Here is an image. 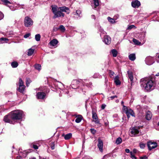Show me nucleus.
<instances>
[{"label":"nucleus","instance_id":"nucleus-44","mask_svg":"<svg viewBox=\"0 0 159 159\" xmlns=\"http://www.w3.org/2000/svg\"><path fill=\"white\" fill-rule=\"evenodd\" d=\"M4 17L3 14L0 11V20L2 19Z\"/></svg>","mask_w":159,"mask_h":159},{"label":"nucleus","instance_id":"nucleus-23","mask_svg":"<svg viewBox=\"0 0 159 159\" xmlns=\"http://www.w3.org/2000/svg\"><path fill=\"white\" fill-rule=\"evenodd\" d=\"M108 37L107 35H105L104 36L103 42L105 43V44L108 45Z\"/></svg>","mask_w":159,"mask_h":159},{"label":"nucleus","instance_id":"nucleus-38","mask_svg":"<svg viewBox=\"0 0 159 159\" xmlns=\"http://www.w3.org/2000/svg\"><path fill=\"white\" fill-rule=\"evenodd\" d=\"M8 39L6 38H0V42H2L3 41H8Z\"/></svg>","mask_w":159,"mask_h":159},{"label":"nucleus","instance_id":"nucleus-45","mask_svg":"<svg viewBox=\"0 0 159 159\" xmlns=\"http://www.w3.org/2000/svg\"><path fill=\"white\" fill-rule=\"evenodd\" d=\"M30 34L28 33V34H25V35L24 36V37L25 38H27L29 37L30 36Z\"/></svg>","mask_w":159,"mask_h":159},{"label":"nucleus","instance_id":"nucleus-10","mask_svg":"<svg viewBox=\"0 0 159 159\" xmlns=\"http://www.w3.org/2000/svg\"><path fill=\"white\" fill-rule=\"evenodd\" d=\"M46 94L44 92H40L38 93L36 97L38 99H44L46 97Z\"/></svg>","mask_w":159,"mask_h":159},{"label":"nucleus","instance_id":"nucleus-2","mask_svg":"<svg viewBox=\"0 0 159 159\" xmlns=\"http://www.w3.org/2000/svg\"><path fill=\"white\" fill-rule=\"evenodd\" d=\"M141 86L148 91L152 90V88L154 86V81L151 79L145 78L141 79L140 81Z\"/></svg>","mask_w":159,"mask_h":159},{"label":"nucleus","instance_id":"nucleus-9","mask_svg":"<svg viewBox=\"0 0 159 159\" xmlns=\"http://www.w3.org/2000/svg\"><path fill=\"white\" fill-rule=\"evenodd\" d=\"M154 61L153 57L150 56L147 57L145 60L146 63L148 65H152L154 63Z\"/></svg>","mask_w":159,"mask_h":159},{"label":"nucleus","instance_id":"nucleus-56","mask_svg":"<svg viewBox=\"0 0 159 159\" xmlns=\"http://www.w3.org/2000/svg\"><path fill=\"white\" fill-rule=\"evenodd\" d=\"M91 18L94 19H95L96 18L95 16L93 15H91Z\"/></svg>","mask_w":159,"mask_h":159},{"label":"nucleus","instance_id":"nucleus-37","mask_svg":"<svg viewBox=\"0 0 159 159\" xmlns=\"http://www.w3.org/2000/svg\"><path fill=\"white\" fill-rule=\"evenodd\" d=\"M98 28L100 32L101 33H103L104 34V30L102 28H101V26L99 25H98Z\"/></svg>","mask_w":159,"mask_h":159},{"label":"nucleus","instance_id":"nucleus-25","mask_svg":"<svg viewBox=\"0 0 159 159\" xmlns=\"http://www.w3.org/2000/svg\"><path fill=\"white\" fill-rule=\"evenodd\" d=\"M94 3V7L93 8L95 9L96 7L98 6L99 5V2L98 0H93Z\"/></svg>","mask_w":159,"mask_h":159},{"label":"nucleus","instance_id":"nucleus-61","mask_svg":"<svg viewBox=\"0 0 159 159\" xmlns=\"http://www.w3.org/2000/svg\"><path fill=\"white\" fill-rule=\"evenodd\" d=\"M96 74H94L93 75V77L94 78H97L98 77L97 76H96Z\"/></svg>","mask_w":159,"mask_h":159},{"label":"nucleus","instance_id":"nucleus-46","mask_svg":"<svg viewBox=\"0 0 159 159\" xmlns=\"http://www.w3.org/2000/svg\"><path fill=\"white\" fill-rule=\"evenodd\" d=\"M137 152V150H136L135 149H134L133 150V151L131 152H132L133 154H135Z\"/></svg>","mask_w":159,"mask_h":159},{"label":"nucleus","instance_id":"nucleus-55","mask_svg":"<svg viewBox=\"0 0 159 159\" xmlns=\"http://www.w3.org/2000/svg\"><path fill=\"white\" fill-rule=\"evenodd\" d=\"M126 114L127 115V117L128 118H129L130 117V116L131 115L129 113H127V112H126Z\"/></svg>","mask_w":159,"mask_h":159},{"label":"nucleus","instance_id":"nucleus-12","mask_svg":"<svg viewBox=\"0 0 159 159\" xmlns=\"http://www.w3.org/2000/svg\"><path fill=\"white\" fill-rule=\"evenodd\" d=\"M128 75V77L131 81V84L132 86L133 83L134 77L133 75V73L132 71L128 70L127 72Z\"/></svg>","mask_w":159,"mask_h":159},{"label":"nucleus","instance_id":"nucleus-4","mask_svg":"<svg viewBox=\"0 0 159 159\" xmlns=\"http://www.w3.org/2000/svg\"><path fill=\"white\" fill-rule=\"evenodd\" d=\"M52 11L54 14L53 18V19H56V18L59 17H64L65 16V14L62 12L60 11H57L58 7L57 6L54 5L52 6Z\"/></svg>","mask_w":159,"mask_h":159},{"label":"nucleus","instance_id":"nucleus-21","mask_svg":"<svg viewBox=\"0 0 159 159\" xmlns=\"http://www.w3.org/2000/svg\"><path fill=\"white\" fill-rule=\"evenodd\" d=\"M129 58L131 61H134L136 59V56L135 53L130 54L129 55Z\"/></svg>","mask_w":159,"mask_h":159},{"label":"nucleus","instance_id":"nucleus-27","mask_svg":"<svg viewBox=\"0 0 159 159\" xmlns=\"http://www.w3.org/2000/svg\"><path fill=\"white\" fill-rule=\"evenodd\" d=\"M11 66L13 68L16 67L18 64V63L16 61H13L11 63Z\"/></svg>","mask_w":159,"mask_h":159},{"label":"nucleus","instance_id":"nucleus-58","mask_svg":"<svg viewBox=\"0 0 159 159\" xmlns=\"http://www.w3.org/2000/svg\"><path fill=\"white\" fill-rule=\"evenodd\" d=\"M51 149L52 150H53L54 149V145L51 146Z\"/></svg>","mask_w":159,"mask_h":159},{"label":"nucleus","instance_id":"nucleus-43","mask_svg":"<svg viewBox=\"0 0 159 159\" xmlns=\"http://www.w3.org/2000/svg\"><path fill=\"white\" fill-rule=\"evenodd\" d=\"M91 132L93 134H94L96 132V131L94 129H90Z\"/></svg>","mask_w":159,"mask_h":159},{"label":"nucleus","instance_id":"nucleus-16","mask_svg":"<svg viewBox=\"0 0 159 159\" xmlns=\"http://www.w3.org/2000/svg\"><path fill=\"white\" fill-rule=\"evenodd\" d=\"M114 82L116 85L117 86L120 85L121 84V82L119 80V78L118 76H115L114 79Z\"/></svg>","mask_w":159,"mask_h":159},{"label":"nucleus","instance_id":"nucleus-60","mask_svg":"<svg viewBox=\"0 0 159 159\" xmlns=\"http://www.w3.org/2000/svg\"><path fill=\"white\" fill-rule=\"evenodd\" d=\"M30 159H36V158L35 157H32L30 158Z\"/></svg>","mask_w":159,"mask_h":159},{"label":"nucleus","instance_id":"nucleus-11","mask_svg":"<svg viewBox=\"0 0 159 159\" xmlns=\"http://www.w3.org/2000/svg\"><path fill=\"white\" fill-rule=\"evenodd\" d=\"M59 9L61 11L66 12L67 14H69L70 12V11L68 7L65 6L60 7Z\"/></svg>","mask_w":159,"mask_h":159},{"label":"nucleus","instance_id":"nucleus-13","mask_svg":"<svg viewBox=\"0 0 159 159\" xmlns=\"http://www.w3.org/2000/svg\"><path fill=\"white\" fill-rule=\"evenodd\" d=\"M98 146L99 150L101 152L103 151V143L102 141L100 138L98 139Z\"/></svg>","mask_w":159,"mask_h":159},{"label":"nucleus","instance_id":"nucleus-39","mask_svg":"<svg viewBox=\"0 0 159 159\" xmlns=\"http://www.w3.org/2000/svg\"><path fill=\"white\" fill-rule=\"evenodd\" d=\"M130 157L132 159H137L136 157L135 156L134 154H133L132 152H130Z\"/></svg>","mask_w":159,"mask_h":159},{"label":"nucleus","instance_id":"nucleus-5","mask_svg":"<svg viewBox=\"0 0 159 159\" xmlns=\"http://www.w3.org/2000/svg\"><path fill=\"white\" fill-rule=\"evenodd\" d=\"M18 85L19 87L17 89L18 90L20 93H22L25 90V86L24 84L23 81L21 78H19Z\"/></svg>","mask_w":159,"mask_h":159},{"label":"nucleus","instance_id":"nucleus-50","mask_svg":"<svg viewBox=\"0 0 159 159\" xmlns=\"http://www.w3.org/2000/svg\"><path fill=\"white\" fill-rule=\"evenodd\" d=\"M114 74V72L110 70V77H111V75L112 76Z\"/></svg>","mask_w":159,"mask_h":159},{"label":"nucleus","instance_id":"nucleus-7","mask_svg":"<svg viewBox=\"0 0 159 159\" xmlns=\"http://www.w3.org/2000/svg\"><path fill=\"white\" fill-rule=\"evenodd\" d=\"M130 135L131 136H138L139 135V130L137 127H133L131 129Z\"/></svg>","mask_w":159,"mask_h":159},{"label":"nucleus","instance_id":"nucleus-30","mask_svg":"<svg viewBox=\"0 0 159 159\" xmlns=\"http://www.w3.org/2000/svg\"><path fill=\"white\" fill-rule=\"evenodd\" d=\"M41 36L40 34H38L35 35V39L37 41H39L40 40Z\"/></svg>","mask_w":159,"mask_h":159},{"label":"nucleus","instance_id":"nucleus-48","mask_svg":"<svg viewBox=\"0 0 159 159\" xmlns=\"http://www.w3.org/2000/svg\"><path fill=\"white\" fill-rule=\"evenodd\" d=\"M125 152L127 153H130V154L131 152L129 149L126 148L125 149Z\"/></svg>","mask_w":159,"mask_h":159},{"label":"nucleus","instance_id":"nucleus-15","mask_svg":"<svg viewBox=\"0 0 159 159\" xmlns=\"http://www.w3.org/2000/svg\"><path fill=\"white\" fill-rule=\"evenodd\" d=\"M92 118L94 120H95L94 122L96 123H99V121L98 120V117L96 113L93 111H92Z\"/></svg>","mask_w":159,"mask_h":159},{"label":"nucleus","instance_id":"nucleus-8","mask_svg":"<svg viewBox=\"0 0 159 159\" xmlns=\"http://www.w3.org/2000/svg\"><path fill=\"white\" fill-rule=\"evenodd\" d=\"M147 145L148 148V150L150 151L156 148L157 146V143L155 142L152 141H149L147 143Z\"/></svg>","mask_w":159,"mask_h":159},{"label":"nucleus","instance_id":"nucleus-19","mask_svg":"<svg viewBox=\"0 0 159 159\" xmlns=\"http://www.w3.org/2000/svg\"><path fill=\"white\" fill-rule=\"evenodd\" d=\"M72 134L71 133H69L66 134H62V136L64 137L65 140H68L72 137Z\"/></svg>","mask_w":159,"mask_h":159},{"label":"nucleus","instance_id":"nucleus-29","mask_svg":"<svg viewBox=\"0 0 159 159\" xmlns=\"http://www.w3.org/2000/svg\"><path fill=\"white\" fill-rule=\"evenodd\" d=\"M122 141V139L120 137H119L118 138H117L116 139V143L117 144H119L121 143Z\"/></svg>","mask_w":159,"mask_h":159},{"label":"nucleus","instance_id":"nucleus-40","mask_svg":"<svg viewBox=\"0 0 159 159\" xmlns=\"http://www.w3.org/2000/svg\"><path fill=\"white\" fill-rule=\"evenodd\" d=\"M139 146L141 148L143 149L145 147V144L143 143H140Z\"/></svg>","mask_w":159,"mask_h":159},{"label":"nucleus","instance_id":"nucleus-31","mask_svg":"<svg viewBox=\"0 0 159 159\" xmlns=\"http://www.w3.org/2000/svg\"><path fill=\"white\" fill-rule=\"evenodd\" d=\"M57 29L60 30L62 32H64L66 30L64 26L62 25H60L59 26V27Z\"/></svg>","mask_w":159,"mask_h":159},{"label":"nucleus","instance_id":"nucleus-17","mask_svg":"<svg viewBox=\"0 0 159 159\" xmlns=\"http://www.w3.org/2000/svg\"><path fill=\"white\" fill-rule=\"evenodd\" d=\"M152 117V114L150 111H148L146 113L145 118L147 120H150Z\"/></svg>","mask_w":159,"mask_h":159},{"label":"nucleus","instance_id":"nucleus-26","mask_svg":"<svg viewBox=\"0 0 159 159\" xmlns=\"http://www.w3.org/2000/svg\"><path fill=\"white\" fill-rule=\"evenodd\" d=\"M3 4L7 6H8L9 4H11V3L8 0H1Z\"/></svg>","mask_w":159,"mask_h":159},{"label":"nucleus","instance_id":"nucleus-64","mask_svg":"<svg viewBox=\"0 0 159 159\" xmlns=\"http://www.w3.org/2000/svg\"><path fill=\"white\" fill-rule=\"evenodd\" d=\"M107 19L108 20V21H109V19H110V18H109V16H108L107 17Z\"/></svg>","mask_w":159,"mask_h":159},{"label":"nucleus","instance_id":"nucleus-62","mask_svg":"<svg viewBox=\"0 0 159 159\" xmlns=\"http://www.w3.org/2000/svg\"><path fill=\"white\" fill-rule=\"evenodd\" d=\"M155 75L156 76H159V73H157L156 75Z\"/></svg>","mask_w":159,"mask_h":159},{"label":"nucleus","instance_id":"nucleus-28","mask_svg":"<svg viewBox=\"0 0 159 159\" xmlns=\"http://www.w3.org/2000/svg\"><path fill=\"white\" fill-rule=\"evenodd\" d=\"M32 82L30 78H27L26 79V84L27 86L29 85L30 83Z\"/></svg>","mask_w":159,"mask_h":159},{"label":"nucleus","instance_id":"nucleus-41","mask_svg":"<svg viewBox=\"0 0 159 159\" xmlns=\"http://www.w3.org/2000/svg\"><path fill=\"white\" fill-rule=\"evenodd\" d=\"M116 21L113 18L110 17V22L112 24H114L116 23Z\"/></svg>","mask_w":159,"mask_h":159},{"label":"nucleus","instance_id":"nucleus-54","mask_svg":"<svg viewBox=\"0 0 159 159\" xmlns=\"http://www.w3.org/2000/svg\"><path fill=\"white\" fill-rule=\"evenodd\" d=\"M16 159H22V157L20 156H18L17 157Z\"/></svg>","mask_w":159,"mask_h":159},{"label":"nucleus","instance_id":"nucleus-20","mask_svg":"<svg viewBox=\"0 0 159 159\" xmlns=\"http://www.w3.org/2000/svg\"><path fill=\"white\" fill-rule=\"evenodd\" d=\"M76 117H77V118L75 120V121L77 123L80 122L83 118L82 116L81 115H76Z\"/></svg>","mask_w":159,"mask_h":159},{"label":"nucleus","instance_id":"nucleus-35","mask_svg":"<svg viewBox=\"0 0 159 159\" xmlns=\"http://www.w3.org/2000/svg\"><path fill=\"white\" fill-rule=\"evenodd\" d=\"M34 66L36 69H37L39 70H40L41 69V66L39 64H35Z\"/></svg>","mask_w":159,"mask_h":159},{"label":"nucleus","instance_id":"nucleus-32","mask_svg":"<svg viewBox=\"0 0 159 159\" xmlns=\"http://www.w3.org/2000/svg\"><path fill=\"white\" fill-rule=\"evenodd\" d=\"M81 13V12L80 10H78L76 11V13L75 14V16H77V18H78L79 17H80V15Z\"/></svg>","mask_w":159,"mask_h":159},{"label":"nucleus","instance_id":"nucleus-42","mask_svg":"<svg viewBox=\"0 0 159 159\" xmlns=\"http://www.w3.org/2000/svg\"><path fill=\"white\" fill-rule=\"evenodd\" d=\"M135 26L134 25H130L128 27L127 29L128 30H130L131 29L135 28Z\"/></svg>","mask_w":159,"mask_h":159},{"label":"nucleus","instance_id":"nucleus-63","mask_svg":"<svg viewBox=\"0 0 159 159\" xmlns=\"http://www.w3.org/2000/svg\"><path fill=\"white\" fill-rule=\"evenodd\" d=\"M116 103H118L119 102V101L118 99H117L116 100Z\"/></svg>","mask_w":159,"mask_h":159},{"label":"nucleus","instance_id":"nucleus-53","mask_svg":"<svg viewBox=\"0 0 159 159\" xmlns=\"http://www.w3.org/2000/svg\"><path fill=\"white\" fill-rule=\"evenodd\" d=\"M106 106V105L105 104H102L101 106V109L102 110L104 109L105 108Z\"/></svg>","mask_w":159,"mask_h":159},{"label":"nucleus","instance_id":"nucleus-3","mask_svg":"<svg viewBox=\"0 0 159 159\" xmlns=\"http://www.w3.org/2000/svg\"><path fill=\"white\" fill-rule=\"evenodd\" d=\"M81 84V83L79 80H73L71 82L70 87L74 89H78L80 93L81 92L85 93L88 87L87 85L86 84L84 83L81 87H79V85H80Z\"/></svg>","mask_w":159,"mask_h":159},{"label":"nucleus","instance_id":"nucleus-34","mask_svg":"<svg viewBox=\"0 0 159 159\" xmlns=\"http://www.w3.org/2000/svg\"><path fill=\"white\" fill-rule=\"evenodd\" d=\"M36 143H33L31 145V147L35 149H37L38 148V147L37 145H36Z\"/></svg>","mask_w":159,"mask_h":159},{"label":"nucleus","instance_id":"nucleus-33","mask_svg":"<svg viewBox=\"0 0 159 159\" xmlns=\"http://www.w3.org/2000/svg\"><path fill=\"white\" fill-rule=\"evenodd\" d=\"M126 112H127V113H129V114H130L132 116H134L135 114L132 110L131 109H129Z\"/></svg>","mask_w":159,"mask_h":159},{"label":"nucleus","instance_id":"nucleus-18","mask_svg":"<svg viewBox=\"0 0 159 159\" xmlns=\"http://www.w3.org/2000/svg\"><path fill=\"white\" fill-rule=\"evenodd\" d=\"M58 40L56 39H53L52 40H51L49 43V44L50 45L52 46H55L57 47L56 45L58 43Z\"/></svg>","mask_w":159,"mask_h":159},{"label":"nucleus","instance_id":"nucleus-52","mask_svg":"<svg viewBox=\"0 0 159 159\" xmlns=\"http://www.w3.org/2000/svg\"><path fill=\"white\" fill-rule=\"evenodd\" d=\"M140 158L141 159H148V157L146 156H144L143 157H141Z\"/></svg>","mask_w":159,"mask_h":159},{"label":"nucleus","instance_id":"nucleus-1","mask_svg":"<svg viewBox=\"0 0 159 159\" xmlns=\"http://www.w3.org/2000/svg\"><path fill=\"white\" fill-rule=\"evenodd\" d=\"M23 112L20 110H16L11 112L8 115L5 116L3 120L5 122L14 124V120L21 119L24 116Z\"/></svg>","mask_w":159,"mask_h":159},{"label":"nucleus","instance_id":"nucleus-24","mask_svg":"<svg viewBox=\"0 0 159 159\" xmlns=\"http://www.w3.org/2000/svg\"><path fill=\"white\" fill-rule=\"evenodd\" d=\"M34 49H32V48H30L28 50L27 55L28 56H31L34 52Z\"/></svg>","mask_w":159,"mask_h":159},{"label":"nucleus","instance_id":"nucleus-49","mask_svg":"<svg viewBox=\"0 0 159 159\" xmlns=\"http://www.w3.org/2000/svg\"><path fill=\"white\" fill-rule=\"evenodd\" d=\"M8 7H9L10 9L12 11H14L15 10L13 6H8Z\"/></svg>","mask_w":159,"mask_h":159},{"label":"nucleus","instance_id":"nucleus-22","mask_svg":"<svg viewBox=\"0 0 159 159\" xmlns=\"http://www.w3.org/2000/svg\"><path fill=\"white\" fill-rule=\"evenodd\" d=\"M111 54L113 57H116L118 54V52L115 49H113L111 51Z\"/></svg>","mask_w":159,"mask_h":159},{"label":"nucleus","instance_id":"nucleus-14","mask_svg":"<svg viewBox=\"0 0 159 159\" xmlns=\"http://www.w3.org/2000/svg\"><path fill=\"white\" fill-rule=\"evenodd\" d=\"M131 5L134 8H138L140 5V3L138 0L133 1L131 2Z\"/></svg>","mask_w":159,"mask_h":159},{"label":"nucleus","instance_id":"nucleus-59","mask_svg":"<svg viewBox=\"0 0 159 159\" xmlns=\"http://www.w3.org/2000/svg\"><path fill=\"white\" fill-rule=\"evenodd\" d=\"M121 105H122L124 107H125V106L124 105H123V104H124V102L123 101H122L121 102Z\"/></svg>","mask_w":159,"mask_h":159},{"label":"nucleus","instance_id":"nucleus-36","mask_svg":"<svg viewBox=\"0 0 159 159\" xmlns=\"http://www.w3.org/2000/svg\"><path fill=\"white\" fill-rule=\"evenodd\" d=\"M133 42L136 45H139L141 43L139 42L138 40L135 39H133Z\"/></svg>","mask_w":159,"mask_h":159},{"label":"nucleus","instance_id":"nucleus-47","mask_svg":"<svg viewBox=\"0 0 159 159\" xmlns=\"http://www.w3.org/2000/svg\"><path fill=\"white\" fill-rule=\"evenodd\" d=\"M119 16L118 15H115L113 17V19L116 21L118 18Z\"/></svg>","mask_w":159,"mask_h":159},{"label":"nucleus","instance_id":"nucleus-6","mask_svg":"<svg viewBox=\"0 0 159 159\" xmlns=\"http://www.w3.org/2000/svg\"><path fill=\"white\" fill-rule=\"evenodd\" d=\"M32 20L29 17L26 16L24 20L25 26L26 27H29L32 26L33 24Z\"/></svg>","mask_w":159,"mask_h":159},{"label":"nucleus","instance_id":"nucleus-57","mask_svg":"<svg viewBox=\"0 0 159 159\" xmlns=\"http://www.w3.org/2000/svg\"><path fill=\"white\" fill-rule=\"evenodd\" d=\"M108 81L107 79L106 78H105V83L106 84L107 82Z\"/></svg>","mask_w":159,"mask_h":159},{"label":"nucleus","instance_id":"nucleus-51","mask_svg":"<svg viewBox=\"0 0 159 159\" xmlns=\"http://www.w3.org/2000/svg\"><path fill=\"white\" fill-rule=\"evenodd\" d=\"M117 96L116 95H114L113 96H111V97H110V98L111 100H113L114 98H117Z\"/></svg>","mask_w":159,"mask_h":159}]
</instances>
